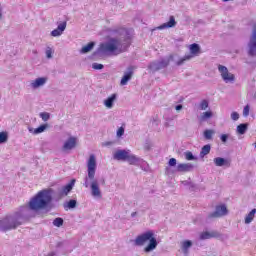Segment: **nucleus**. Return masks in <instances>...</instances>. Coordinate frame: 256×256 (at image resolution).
I'll use <instances>...</instances> for the list:
<instances>
[{"label": "nucleus", "mask_w": 256, "mask_h": 256, "mask_svg": "<svg viewBox=\"0 0 256 256\" xmlns=\"http://www.w3.org/2000/svg\"><path fill=\"white\" fill-rule=\"evenodd\" d=\"M191 59H193V55H185L183 58H181L180 60H178L176 62V65L178 67H181V65H183L185 63V61H189Z\"/></svg>", "instance_id": "nucleus-28"}, {"label": "nucleus", "mask_w": 256, "mask_h": 256, "mask_svg": "<svg viewBox=\"0 0 256 256\" xmlns=\"http://www.w3.org/2000/svg\"><path fill=\"white\" fill-rule=\"evenodd\" d=\"M169 167H177V159L175 158H170L168 161Z\"/></svg>", "instance_id": "nucleus-39"}, {"label": "nucleus", "mask_w": 256, "mask_h": 256, "mask_svg": "<svg viewBox=\"0 0 256 256\" xmlns=\"http://www.w3.org/2000/svg\"><path fill=\"white\" fill-rule=\"evenodd\" d=\"M111 35H115V38H110L108 41L100 44L97 52H94V55L98 53H113V55H121L125 53L133 41V32L127 28H112L109 30Z\"/></svg>", "instance_id": "nucleus-2"}, {"label": "nucleus", "mask_w": 256, "mask_h": 256, "mask_svg": "<svg viewBox=\"0 0 256 256\" xmlns=\"http://www.w3.org/2000/svg\"><path fill=\"white\" fill-rule=\"evenodd\" d=\"M132 78H133V66H129L127 68V71L124 72V75L120 81V85L122 86L127 85V83H129V81H131Z\"/></svg>", "instance_id": "nucleus-13"}, {"label": "nucleus", "mask_w": 256, "mask_h": 256, "mask_svg": "<svg viewBox=\"0 0 256 256\" xmlns=\"http://www.w3.org/2000/svg\"><path fill=\"white\" fill-rule=\"evenodd\" d=\"M53 201V189L47 188L39 191L31 198L28 206H22L15 212L6 215L0 220V231L7 233L13 231L17 227L27 223L31 219V211H41L47 209Z\"/></svg>", "instance_id": "nucleus-1"}, {"label": "nucleus", "mask_w": 256, "mask_h": 256, "mask_svg": "<svg viewBox=\"0 0 256 256\" xmlns=\"http://www.w3.org/2000/svg\"><path fill=\"white\" fill-rule=\"evenodd\" d=\"M231 119L232 121H239V114L237 112H232Z\"/></svg>", "instance_id": "nucleus-41"}, {"label": "nucleus", "mask_w": 256, "mask_h": 256, "mask_svg": "<svg viewBox=\"0 0 256 256\" xmlns=\"http://www.w3.org/2000/svg\"><path fill=\"white\" fill-rule=\"evenodd\" d=\"M191 247H193V242L191 240H185L182 242V253H184V255H189V249H191Z\"/></svg>", "instance_id": "nucleus-19"}, {"label": "nucleus", "mask_w": 256, "mask_h": 256, "mask_svg": "<svg viewBox=\"0 0 256 256\" xmlns=\"http://www.w3.org/2000/svg\"><path fill=\"white\" fill-rule=\"evenodd\" d=\"M209 153H211V144H206L202 147L200 151L201 159H203V157H205L206 155H209Z\"/></svg>", "instance_id": "nucleus-23"}, {"label": "nucleus", "mask_w": 256, "mask_h": 256, "mask_svg": "<svg viewBox=\"0 0 256 256\" xmlns=\"http://www.w3.org/2000/svg\"><path fill=\"white\" fill-rule=\"evenodd\" d=\"M175 109H176V111H181V109H183V105L178 104L175 106Z\"/></svg>", "instance_id": "nucleus-45"}, {"label": "nucleus", "mask_w": 256, "mask_h": 256, "mask_svg": "<svg viewBox=\"0 0 256 256\" xmlns=\"http://www.w3.org/2000/svg\"><path fill=\"white\" fill-rule=\"evenodd\" d=\"M47 256H55V252H51Z\"/></svg>", "instance_id": "nucleus-49"}, {"label": "nucleus", "mask_w": 256, "mask_h": 256, "mask_svg": "<svg viewBox=\"0 0 256 256\" xmlns=\"http://www.w3.org/2000/svg\"><path fill=\"white\" fill-rule=\"evenodd\" d=\"M213 237H219V233H217V232H202L200 234L201 241H205L207 239H213Z\"/></svg>", "instance_id": "nucleus-20"}, {"label": "nucleus", "mask_w": 256, "mask_h": 256, "mask_svg": "<svg viewBox=\"0 0 256 256\" xmlns=\"http://www.w3.org/2000/svg\"><path fill=\"white\" fill-rule=\"evenodd\" d=\"M222 1H224V3H227V1H230V0H222Z\"/></svg>", "instance_id": "nucleus-51"}, {"label": "nucleus", "mask_w": 256, "mask_h": 256, "mask_svg": "<svg viewBox=\"0 0 256 256\" xmlns=\"http://www.w3.org/2000/svg\"><path fill=\"white\" fill-rule=\"evenodd\" d=\"M105 66L103 64H99V63H93L92 64V69H95L97 71L103 69Z\"/></svg>", "instance_id": "nucleus-38"}, {"label": "nucleus", "mask_w": 256, "mask_h": 256, "mask_svg": "<svg viewBox=\"0 0 256 256\" xmlns=\"http://www.w3.org/2000/svg\"><path fill=\"white\" fill-rule=\"evenodd\" d=\"M213 117V112L211 111H206L200 116V121H207V119H211Z\"/></svg>", "instance_id": "nucleus-30"}, {"label": "nucleus", "mask_w": 256, "mask_h": 256, "mask_svg": "<svg viewBox=\"0 0 256 256\" xmlns=\"http://www.w3.org/2000/svg\"><path fill=\"white\" fill-rule=\"evenodd\" d=\"M190 53L191 55H198L201 53V47L197 43H193L190 45Z\"/></svg>", "instance_id": "nucleus-25"}, {"label": "nucleus", "mask_w": 256, "mask_h": 256, "mask_svg": "<svg viewBox=\"0 0 256 256\" xmlns=\"http://www.w3.org/2000/svg\"><path fill=\"white\" fill-rule=\"evenodd\" d=\"M46 57H47V59H52L53 58V49H51V47H48L46 49Z\"/></svg>", "instance_id": "nucleus-37"}, {"label": "nucleus", "mask_w": 256, "mask_h": 256, "mask_svg": "<svg viewBox=\"0 0 256 256\" xmlns=\"http://www.w3.org/2000/svg\"><path fill=\"white\" fill-rule=\"evenodd\" d=\"M173 60V55H170L169 58H163L158 61H154L150 63L149 69L151 71H161V69H166V67H169V63Z\"/></svg>", "instance_id": "nucleus-6"}, {"label": "nucleus", "mask_w": 256, "mask_h": 256, "mask_svg": "<svg viewBox=\"0 0 256 256\" xmlns=\"http://www.w3.org/2000/svg\"><path fill=\"white\" fill-rule=\"evenodd\" d=\"M177 25V21H175V16H170L169 21L158 26L156 29L163 30V29H171Z\"/></svg>", "instance_id": "nucleus-15"}, {"label": "nucleus", "mask_w": 256, "mask_h": 256, "mask_svg": "<svg viewBox=\"0 0 256 256\" xmlns=\"http://www.w3.org/2000/svg\"><path fill=\"white\" fill-rule=\"evenodd\" d=\"M77 207V200H70L64 204V209H75Z\"/></svg>", "instance_id": "nucleus-29"}, {"label": "nucleus", "mask_w": 256, "mask_h": 256, "mask_svg": "<svg viewBox=\"0 0 256 256\" xmlns=\"http://www.w3.org/2000/svg\"><path fill=\"white\" fill-rule=\"evenodd\" d=\"M199 107L201 111H206L209 107V102L207 100H202Z\"/></svg>", "instance_id": "nucleus-35"}, {"label": "nucleus", "mask_w": 256, "mask_h": 256, "mask_svg": "<svg viewBox=\"0 0 256 256\" xmlns=\"http://www.w3.org/2000/svg\"><path fill=\"white\" fill-rule=\"evenodd\" d=\"M64 220L61 217L55 218L53 220L54 227H63Z\"/></svg>", "instance_id": "nucleus-34"}, {"label": "nucleus", "mask_w": 256, "mask_h": 256, "mask_svg": "<svg viewBox=\"0 0 256 256\" xmlns=\"http://www.w3.org/2000/svg\"><path fill=\"white\" fill-rule=\"evenodd\" d=\"M47 83V78L40 77L35 79L30 83L32 89H39V87H43Z\"/></svg>", "instance_id": "nucleus-16"}, {"label": "nucleus", "mask_w": 256, "mask_h": 256, "mask_svg": "<svg viewBox=\"0 0 256 256\" xmlns=\"http://www.w3.org/2000/svg\"><path fill=\"white\" fill-rule=\"evenodd\" d=\"M184 157L186 161H197V157L191 151L184 152Z\"/></svg>", "instance_id": "nucleus-27"}, {"label": "nucleus", "mask_w": 256, "mask_h": 256, "mask_svg": "<svg viewBox=\"0 0 256 256\" xmlns=\"http://www.w3.org/2000/svg\"><path fill=\"white\" fill-rule=\"evenodd\" d=\"M88 175L84 178V187L91 189L92 197L101 198V189L99 188V180L95 178V172L97 171V158L95 154H91L87 163Z\"/></svg>", "instance_id": "nucleus-3"}, {"label": "nucleus", "mask_w": 256, "mask_h": 256, "mask_svg": "<svg viewBox=\"0 0 256 256\" xmlns=\"http://www.w3.org/2000/svg\"><path fill=\"white\" fill-rule=\"evenodd\" d=\"M182 183H183V185H186V186H188V187H189V183H191V181H189V180H185V181H183Z\"/></svg>", "instance_id": "nucleus-47"}, {"label": "nucleus", "mask_w": 256, "mask_h": 256, "mask_svg": "<svg viewBox=\"0 0 256 256\" xmlns=\"http://www.w3.org/2000/svg\"><path fill=\"white\" fill-rule=\"evenodd\" d=\"M193 169H195V166L191 163H179L177 164L175 171L177 173H190Z\"/></svg>", "instance_id": "nucleus-11"}, {"label": "nucleus", "mask_w": 256, "mask_h": 256, "mask_svg": "<svg viewBox=\"0 0 256 256\" xmlns=\"http://www.w3.org/2000/svg\"><path fill=\"white\" fill-rule=\"evenodd\" d=\"M137 216V212H132L131 213V217H136Z\"/></svg>", "instance_id": "nucleus-48"}, {"label": "nucleus", "mask_w": 256, "mask_h": 256, "mask_svg": "<svg viewBox=\"0 0 256 256\" xmlns=\"http://www.w3.org/2000/svg\"><path fill=\"white\" fill-rule=\"evenodd\" d=\"M105 145H106V146H107V145H111V142H106Z\"/></svg>", "instance_id": "nucleus-50"}, {"label": "nucleus", "mask_w": 256, "mask_h": 256, "mask_svg": "<svg viewBox=\"0 0 256 256\" xmlns=\"http://www.w3.org/2000/svg\"><path fill=\"white\" fill-rule=\"evenodd\" d=\"M189 189L191 191H195V189H197V185L195 183H193V182H190L189 183Z\"/></svg>", "instance_id": "nucleus-43"}, {"label": "nucleus", "mask_w": 256, "mask_h": 256, "mask_svg": "<svg viewBox=\"0 0 256 256\" xmlns=\"http://www.w3.org/2000/svg\"><path fill=\"white\" fill-rule=\"evenodd\" d=\"M153 123L157 126V125H159V123H161V121H159V119H157V118H153Z\"/></svg>", "instance_id": "nucleus-46"}, {"label": "nucleus", "mask_w": 256, "mask_h": 256, "mask_svg": "<svg viewBox=\"0 0 256 256\" xmlns=\"http://www.w3.org/2000/svg\"><path fill=\"white\" fill-rule=\"evenodd\" d=\"M155 234L153 231L144 232L141 235H138L134 240V245L136 247H143L149 241L148 245L144 248L145 253H151V251H155L157 249V239L154 238Z\"/></svg>", "instance_id": "nucleus-5"}, {"label": "nucleus", "mask_w": 256, "mask_h": 256, "mask_svg": "<svg viewBox=\"0 0 256 256\" xmlns=\"http://www.w3.org/2000/svg\"><path fill=\"white\" fill-rule=\"evenodd\" d=\"M40 117L42 121H47L48 119L51 118V115L49 114V112H41Z\"/></svg>", "instance_id": "nucleus-36"}, {"label": "nucleus", "mask_w": 256, "mask_h": 256, "mask_svg": "<svg viewBox=\"0 0 256 256\" xmlns=\"http://www.w3.org/2000/svg\"><path fill=\"white\" fill-rule=\"evenodd\" d=\"M113 159L115 161H127L129 165H135L136 167H145L147 163L142 158H139L131 153V150H117L113 154Z\"/></svg>", "instance_id": "nucleus-4"}, {"label": "nucleus", "mask_w": 256, "mask_h": 256, "mask_svg": "<svg viewBox=\"0 0 256 256\" xmlns=\"http://www.w3.org/2000/svg\"><path fill=\"white\" fill-rule=\"evenodd\" d=\"M249 105H246L243 109V116L244 117H249Z\"/></svg>", "instance_id": "nucleus-42"}, {"label": "nucleus", "mask_w": 256, "mask_h": 256, "mask_svg": "<svg viewBox=\"0 0 256 256\" xmlns=\"http://www.w3.org/2000/svg\"><path fill=\"white\" fill-rule=\"evenodd\" d=\"M248 55L250 57L256 56V24L253 26L252 34L248 43Z\"/></svg>", "instance_id": "nucleus-7"}, {"label": "nucleus", "mask_w": 256, "mask_h": 256, "mask_svg": "<svg viewBox=\"0 0 256 256\" xmlns=\"http://www.w3.org/2000/svg\"><path fill=\"white\" fill-rule=\"evenodd\" d=\"M115 101H117V94H112L110 97L104 100V105L107 107V109H113Z\"/></svg>", "instance_id": "nucleus-18"}, {"label": "nucleus", "mask_w": 256, "mask_h": 256, "mask_svg": "<svg viewBox=\"0 0 256 256\" xmlns=\"http://www.w3.org/2000/svg\"><path fill=\"white\" fill-rule=\"evenodd\" d=\"M229 139H231V141L234 140L233 136H231L230 134L220 135V141H222L223 143H227V141H229Z\"/></svg>", "instance_id": "nucleus-33"}, {"label": "nucleus", "mask_w": 256, "mask_h": 256, "mask_svg": "<svg viewBox=\"0 0 256 256\" xmlns=\"http://www.w3.org/2000/svg\"><path fill=\"white\" fill-rule=\"evenodd\" d=\"M218 71L221 74V77L225 83H233L235 81V75L229 73V70L226 66L219 65Z\"/></svg>", "instance_id": "nucleus-9"}, {"label": "nucleus", "mask_w": 256, "mask_h": 256, "mask_svg": "<svg viewBox=\"0 0 256 256\" xmlns=\"http://www.w3.org/2000/svg\"><path fill=\"white\" fill-rule=\"evenodd\" d=\"M213 135H215L214 130H205L204 131V138L207 139V140L213 139Z\"/></svg>", "instance_id": "nucleus-32"}, {"label": "nucleus", "mask_w": 256, "mask_h": 256, "mask_svg": "<svg viewBox=\"0 0 256 256\" xmlns=\"http://www.w3.org/2000/svg\"><path fill=\"white\" fill-rule=\"evenodd\" d=\"M93 47H95V42H90L86 46H83L82 49L80 50V53L82 55H85L86 53H89Z\"/></svg>", "instance_id": "nucleus-24"}, {"label": "nucleus", "mask_w": 256, "mask_h": 256, "mask_svg": "<svg viewBox=\"0 0 256 256\" xmlns=\"http://www.w3.org/2000/svg\"><path fill=\"white\" fill-rule=\"evenodd\" d=\"M9 139V135L7 132H0V145H3V143H7Z\"/></svg>", "instance_id": "nucleus-31"}, {"label": "nucleus", "mask_w": 256, "mask_h": 256, "mask_svg": "<svg viewBox=\"0 0 256 256\" xmlns=\"http://www.w3.org/2000/svg\"><path fill=\"white\" fill-rule=\"evenodd\" d=\"M214 164L216 165V167H225V165L229 167V160L221 157H216L214 158Z\"/></svg>", "instance_id": "nucleus-22"}, {"label": "nucleus", "mask_w": 256, "mask_h": 256, "mask_svg": "<svg viewBox=\"0 0 256 256\" xmlns=\"http://www.w3.org/2000/svg\"><path fill=\"white\" fill-rule=\"evenodd\" d=\"M1 17H2V14H1V9H0V19H1Z\"/></svg>", "instance_id": "nucleus-52"}, {"label": "nucleus", "mask_w": 256, "mask_h": 256, "mask_svg": "<svg viewBox=\"0 0 256 256\" xmlns=\"http://www.w3.org/2000/svg\"><path fill=\"white\" fill-rule=\"evenodd\" d=\"M228 210L225 204L218 205L215 208V211L208 214L207 219H219V217H225L227 215Z\"/></svg>", "instance_id": "nucleus-8"}, {"label": "nucleus", "mask_w": 256, "mask_h": 256, "mask_svg": "<svg viewBox=\"0 0 256 256\" xmlns=\"http://www.w3.org/2000/svg\"><path fill=\"white\" fill-rule=\"evenodd\" d=\"M77 145V138L75 137H70L68 140L64 143L63 145V150L64 151H71V149H75Z\"/></svg>", "instance_id": "nucleus-14"}, {"label": "nucleus", "mask_w": 256, "mask_h": 256, "mask_svg": "<svg viewBox=\"0 0 256 256\" xmlns=\"http://www.w3.org/2000/svg\"><path fill=\"white\" fill-rule=\"evenodd\" d=\"M249 129V124L248 123H242L239 124L236 128V133L238 135H245L247 133V130Z\"/></svg>", "instance_id": "nucleus-21"}, {"label": "nucleus", "mask_w": 256, "mask_h": 256, "mask_svg": "<svg viewBox=\"0 0 256 256\" xmlns=\"http://www.w3.org/2000/svg\"><path fill=\"white\" fill-rule=\"evenodd\" d=\"M255 213H256V209H252L248 215H246L245 217V223L246 225H249V223H252L253 222V219H255Z\"/></svg>", "instance_id": "nucleus-26"}, {"label": "nucleus", "mask_w": 256, "mask_h": 256, "mask_svg": "<svg viewBox=\"0 0 256 256\" xmlns=\"http://www.w3.org/2000/svg\"><path fill=\"white\" fill-rule=\"evenodd\" d=\"M74 186H75V180H71L70 183L58 189V196L67 197V195H69V193H71V191L73 190Z\"/></svg>", "instance_id": "nucleus-10"}, {"label": "nucleus", "mask_w": 256, "mask_h": 256, "mask_svg": "<svg viewBox=\"0 0 256 256\" xmlns=\"http://www.w3.org/2000/svg\"><path fill=\"white\" fill-rule=\"evenodd\" d=\"M65 245H66L65 242H58L57 245H56V247L59 249V248L65 246Z\"/></svg>", "instance_id": "nucleus-44"}, {"label": "nucleus", "mask_w": 256, "mask_h": 256, "mask_svg": "<svg viewBox=\"0 0 256 256\" xmlns=\"http://www.w3.org/2000/svg\"><path fill=\"white\" fill-rule=\"evenodd\" d=\"M123 135H125V128L120 127V128L117 130V137H123Z\"/></svg>", "instance_id": "nucleus-40"}, {"label": "nucleus", "mask_w": 256, "mask_h": 256, "mask_svg": "<svg viewBox=\"0 0 256 256\" xmlns=\"http://www.w3.org/2000/svg\"><path fill=\"white\" fill-rule=\"evenodd\" d=\"M65 29H67V21L58 24L57 28L51 31L50 35L52 37H61Z\"/></svg>", "instance_id": "nucleus-12"}, {"label": "nucleus", "mask_w": 256, "mask_h": 256, "mask_svg": "<svg viewBox=\"0 0 256 256\" xmlns=\"http://www.w3.org/2000/svg\"><path fill=\"white\" fill-rule=\"evenodd\" d=\"M48 127H49V124H42L38 128H35V129L28 127V131H29V133H32L33 135H39L40 133H45V131L47 130Z\"/></svg>", "instance_id": "nucleus-17"}]
</instances>
